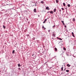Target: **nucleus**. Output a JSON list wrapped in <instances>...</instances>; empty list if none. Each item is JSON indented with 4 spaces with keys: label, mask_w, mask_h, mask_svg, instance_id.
<instances>
[{
    "label": "nucleus",
    "mask_w": 76,
    "mask_h": 76,
    "mask_svg": "<svg viewBox=\"0 0 76 76\" xmlns=\"http://www.w3.org/2000/svg\"><path fill=\"white\" fill-rule=\"evenodd\" d=\"M57 39H58L59 40H62V39L60 38H58V37H57Z\"/></svg>",
    "instance_id": "nucleus-4"
},
{
    "label": "nucleus",
    "mask_w": 76,
    "mask_h": 76,
    "mask_svg": "<svg viewBox=\"0 0 76 76\" xmlns=\"http://www.w3.org/2000/svg\"><path fill=\"white\" fill-rule=\"evenodd\" d=\"M72 56H73V57H76V56H74V55H72Z\"/></svg>",
    "instance_id": "nucleus-26"
},
{
    "label": "nucleus",
    "mask_w": 76,
    "mask_h": 76,
    "mask_svg": "<svg viewBox=\"0 0 76 76\" xmlns=\"http://www.w3.org/2000/svg\"><path fill=\"white\" fill-rule=\"evenodd\" d=\"M56 1L57 3H58V0H56Z\"/></svg>",
    "instance_id": "nucleus-16"
},
{
    "label": "nucleus",
    "mask_w": 76,
    "mask_h": 76,
    "mask_svg": "<svg viewBox=\"0 0 76 76\" xmlns=\"http://www.w3.org/2000/svg\"><path fill=\"white\" fill-rule=\"evenodd\" d=\"M38 17H39V15H38Z\"/></svg>",
    "instance_id": "nucleus-40"
},
{
    "label": "nucleus",
    "mask_w": 76,
    "mask_h": 76,
    "mask_svg": "<svg viewBox=\"0 0 76 76\" xmlns=\"http://www.w3.org/2000/svg\"><path fill=\"white\" fill-rule=\"evenodd\" d=\"M43 65H44V66L45 65V64H43Z\"/></svg>",
    "instance_id": "nucleus-42"
},
{
    "label": "nucleus",
    "mask_w": 76,
    "mask_h": 76,
    "mask_svg": "<svg viewBox=\"0 0 76 76\" xmlns=\"http://www.w3.org/2000/svg\"><path fill=\"white\" fill-rule=\"evenodd\" d=\"M18 67H20V64H18Z\"/></svg>",
    "instance_id": "nucleus-12"
},
{
    "label": "nucleus",
    "mask_w": 76,
    "mask_h": 76,
    "mask_svg": "<svg viewBox=\"0 0 76 76\" xmlns=\"http://www.w3.org/2000/svg\"><path fill=\"white\" fill-rule=\"evenodd\" d=\"M20 18H21V17H20Z\"/></svg>",
    "instance_id": "nucleus-43"
},
{
    "label": "nucleus",
    "mask_w": 76,
    "mask_h": 76,
    "mask_svg": "<svg viewBox=\"0 0 76 76\" xmlns=\"http://www.w3.org/2000/svg\"><path fill=\"white\" fill-rule=\"evenodd\" d=\"M45 21H44V22H43V23H45Z\"/></svg>",
    "instance_id": "nucleus-29"
},
{
    "label": "nucleus",
    "mask_w": 76,
    "mask_h": 76,
    "mask_svg": "<svg viewBox=\"0 0 76 76\" xmlns=\"http://www.w3.org/2000/svg\"><path fill=\"white\" fill-rule=\"evenodd\" d=\"M72 36L73 37H75V35H74V34H72Z\"/></svg>",
    "instance_id": "nucleus-24"
},
{
    "label": "nucleus",
    "mask_w": 76,
    "mask_h": 76,
    "mask_svg": "<svg viewBox=\"0 0 76 76\" xmlns=\"http://www.w3.org/2000/svg\"><path fill=\"white\" fill-rule=\"evenodd\" d=\"M65 28H66V26H65Z\"/></svg>",
    "instance_id": "nucleus-41"
},
{
    "label": "nucleus",
    "mask_w": 76,
    "mask_h": 76,
    "mask_svg": "<svg viewBox=\"0 0 76 76\" xmlns=\"http://www.w3.org/2000/svg\"><path fill=\"white\" fill-rule=\"evenodd\" d=\"M15 47H16V46H15Z\"/></svg>",
    "instance_id": "nucleus-45"
},
{
    "label": "nucleus",
    "mask_w": 76,
    "mask_h": 76,
    "mask_svg": "<svg viewBox=\"0 0 76 76\" xmlns=\"http://www.w3.org/2000/svg\"><path fill=\"white\" fill-rule=\"evenodd\" d=\"M63 5L64 6H66V4H65V3H63Z\"/></svg>",
    "instance_id": "nucleus-11"
},
{
    "label": "nucleus",
    "mask_w": 76,
    "mask_h": 76,
    "mask_svg": "<svg viewBox=\"0 0 76 76\" xmlns=\"http://www.w3.org/2000/svg\"><path fill=\"white\" fill-rule=\"evenodd\" d=\"M64 70H65V69H64Z\"/></svg>",
    "instance_id": "nucleus-44"
},
{
    "label": "nucleus",
    "mask_w": 76,
    "mask_h": 76,
    "mask_svg": "<svg viewBox=\"0 0 76 76\" xmlns=\"http://www.w3.org/2000/svg\"><path fill=\"white\" fill-rule=\"evenodd\" d=\"M67 6L68 7H70V4H68L67 5Z\"/></svg>",
    "instance_id": "nucleus-13"
},
{
    "label": "nucleus",
    "mask_w": 76,
    "mask_h": 76,
    "mask_svg": "<svg viewBox=\"0 0 76 76\" xmlns=\"http://www.w3.org/2000/svg\"><path fill=\"white\" fill-rule=\"evenodd\" d=\"M34 13H36L37 12V9L36 8H35L34 9Z\"/></svg>",
    "instance_id": "nucleus-2"
},
{
    "label": "nucleus",
    "mask_w": 76,
    "mask_h": 76,
    "mask_svg": "<svg viewBox=\"0 0 76 76\" xmlns=\"http://www.w3.org/2000/svg\"><path fill=\"white\" fill-rule=\"evenodd\" d=\"M3 27L4 28V29L6 28V26H4L3 25Z\"/></svg>",
    "instance_id": "nucleus-17"
},
{
    "label": "nucleus",
    "mask_w": 76,
    "mask_h": 76,
    "mask_svg": "<svg viewBox=\"0 0 76 76\" xmlns=\"http://www.w3.org/2000/svg\"><path fill=\"white\" fill-rule=\"evenodd\" d=\"M26 36H27V37H29V34H27Z\"/></svg>",
    "instance_id": "nucleus-27"
},
{
    "label": "nucleus",
    "mask_w": 76,
    "mask_h": 76,
    "mask_svg": "<svg viewBox=\"0 0 76 76\" xmlns=\"http://www.w3.org/2000/svg\"><path fill=\"white\" fill-rule=\"evenodd\" d=\"M42 28H43V29H45V27H44V26H43L42 27Z\"/></svg>",
    "instance_id": "nucleus-9"
},
{
    "label": "nucleus",
    "mask_w": 76,
    "mask_h": 76,
    "mask_svg": "<svg viewBox=\"0 0 76 76\" xmlns=\"http://www.w3.org/2000/svg\"><path fill=\"white\" fill-rule=\"evenodd\" d=\"M50 68H51V67H50Z\"/></svg>",
    "instance_id": "nucleus-46"
},
{
    "label": "nucleus",
    "mask_w": 76,
    "mask_h": 76,
    "mask_svg": "<svg viewBox=\"0 0 76 76\" xmlns=\"http://www.w3.org/2000/svg\"><path fill=\"white\" fill-rule=\"evenodd\" d=\"M46 9L47 10H50V8L48 7H46Z\"/></svg>",
    "instance_id": "nucleus-1"
},
{
    "label": "nucleus",
    "mask_w": 76,
    "mask_h": 76,
    "mask_svg": "<svg viewBox=\"0 0 76 76\" xmlns=\"http://www.w3.org/2000/svg\"><path fill=\"white\" fill-rule=\"evenodd\" d=\"M47 13H49V12H47Z\"/></svg>",
    "instance_id": "nucleus-37"
},
{
    "label": "nucleus",
    "mask_w": 76,
    "mask_h": 76,
    "mask_svg": "<svg viewBox=\"0 0 76 76\" xmlns=\"http://www.w3.org/2000/svg\"><path fill=\"white\" fill-rule=\"evenodd\" d=\"M72 35H73V34H74V33H73V32H72Z\"/></svg>",
    "instance_id": "nucleus-32"
},
{
    "label": "nucleus",
    "mask_w": 76,
    "mask_h": 76,
    "mask_svg": "<svg viewBox=\"0 0 76 76\" xmlns=\"http://www.w3.org/2000/svg\"><path fill=\"white\" fill-rule=\"evenodd\" d=\"M66 72H69V71L68 70H66Z\"/></svg>",
    "instance_id": "nucleus-19"
},
{
    "label": "nucleus",
    "mask_w": 76,
    "mask_h": 76,
    "mask_svg": "<svg viewBox=\"0 0 76 76\" xmlns=\"http://www.w3.org/2000/svg\"><path fill=\"white\" fill-rule=\"evenodd\" d=\"M73 21H75V18H73Z\"/></svg>",
    "instance_id": "nucleus-22"
},
{
    "label": "nucleus",
    "mask_w": 76,
    "mask_h": 76,
    "mask_svg": "<svg viewBox=\"0 0 76 76\" xmlns=\"http://www.w3.org/2000/svg\"><path fill=\"white\" fill-rule=\"evenodd\" d=\"M56 32L55 31H53V33H55Z\"/></svg>",
    "instance_id": "nucleus-35"
},
{
    "label": "nucleus",
    "mask_w": 76,
    "mask_h": 76,
    "mask_svg": "<svg viewBox=\"0 0 76 76\" xmlns=\"http://www.w3.org/2000/svg\"><path fill=\"white\" fill-rule=\"evenodd\" d=\"M52 39H53V40H54V39H54L53 38H52Z\"/></svg>",
    "instance_id": "nucleus-34"
},
{
    "label": "nucleus",
    "mask_w": 76,
    "mask_h": 76,
    "mask_svg": "<svg viewBox=\"0 0 76 76\" xmlns=\"http://www.w3.org/2000/svg\"><path fill=\"white\" fill-rule=\"evenodd\" d=\"M37 6V5H36V4H35V6Z\"/></svg>",
    "instance_id": "nucleus-39"
},
{
    "label": "nucleus",
    "mask_w": 76,
    "mask_h": 76,
    "mask_svg": "<svg viewBox=\"0 0 76 76\" xmlns=\"http://www.w3.org/2000/svg\"><path fill=\"white\" fill-rule=\"evenodd\" d=\"M61 22L62 23H64V21H61Z\"/></svg>",
    "instance_id": "nucleus-28"
},
{
    "label": "nucleus",
    "mask_w": 76,
    "mask_h": 76,
    "mask_svg": "<svg viewBox=\"0 0 76 76\" xmlns=\"http://www.w3.org/2000/svg\"><path fill=\"white\" fill-rule=\"evenodd\" d=\"M18 70H21V69H20V68H18Z\"/></svg>",
    "instance_id": "nucleus-25"
},
{
    "label": "nucleus",
    "mask_w": 76,
    "mask_h": 76,
    "mask_svg": "<svg viewBox=\"0 0 76 76\" xmlns=\"http://www.w3.org/2000/svg\"><path fill=\"white\" fill-rule=\"evenodd\" d=\"M48 32H50V30H48Z\"/></svg>",
    "instance_id": "nucleus-30"
},
{
    "label": "nucleus",
    "mask_w": 76,
    "mask_h": 76,
    "mask_svg": "<svg viewBox=\"0 0 76 76\" xmlns=\"http://www.w3.org/2000/svg\"><path fill=\"white\" fill-rule=\"evenodd\" d=\"M32 56H34V54H32Z\"/></svg>",
    "instance_id": "nucleus-36"
},
{
    "label": "nucleus",
    "mask_w": 76,
    "mask_h": 76,
    "mask_svg": "<svg viewBox=\"0 0 76 76\" xmlns=\"http://www.w3.org/2000/svg\"><path fill=\"white\" fill-rule=\"evenodd\" d=\"M63 24L64 25V23H63Z\"/></svg>",
    "instance_id": "nucleus-38"
},
{
    "label": "nucleus",
    "mask_w": 76,
    "mask_h": 76,
    "mask_svg": "<svg viewBox=\"0 0 76 76\" xmlns=\"http://www.w3.org/2000/svg\"><path fill=\"white\" fill-rule=\"evenodd\" d=\"M55 51H57V48H55Z\"/></svg>",
    "instance_id": "nucleus-14"
},
{
    "label": "nucleus",
    "mask_w": 76,
    "mask_h": 76,
    "mask_svg": "<svg viewBox=\"0 0 76 76\" xmlns=\"http://www.w3.org/2000/svg\"><path fill=\"white\" fill-rule=\"evenodd\" d=\"M64 50H66V49L64 47Z\"/></svg>",
    "instance_id": "nucleus-20"
},
{
    "label": "nucleus",
    "mask_w": 76,
    "mask_h": 76,
    "mask_svg": "<svg viewBox=\"0 0 76 76\" xmlns=\"http://www.w3.org/2000/svg\"><path fill=\"white\" fill-rule=\"evenodd\" d=\"M47 19H45V22H46V21H47Z\"/></svg>",
    "instance_id": "nucleus-31"
},
{
    "label": "nucleus",
    "mask_w": 76,
    "mask_h": 76,
    "mask_svg": "<svg viewBox=\"0 0 76 76\" xmlns=\"http://www.w3.org/2000/svg\"><path fill=\"white\" fill-rule=\"evenodd\" d=\"M55 26H55V25H54V26H53V28H54V27H55Z\"/></svg>",
    "instance_id": "nucleus-33"
},
{
    "label": "nucleus",
    "mask_w": 76,
    "mask_h": 76,
    "mask_svg": "<svg viewBox=\"0 0 76 76\" xmlns=\"http://www.w3.org/2000/svg\"><path fill=\"white\" fill-rule=\"evenodd\" d=\"M61 10H59V12H61Z\"/></svg>",
    "instance_id": "nucleus-23"
},
{
    "label": "nucleus",
    "mask_w": 76,
    "mask_h": 76,
    "mask_svg": "<svg viewBox=\"0 0 76 76\" xmlns=\"http://www.w3.org/2000/svg\"><path fill=\"white\" fill-rule=\"evenodd\" d=\"M20 20H21V18L20 19Z\"/></svg>",
    "instance_id": "nucleus-47"
},
{
    "label": "nucleus",
    "mask_w": 76,
    "mask_h": 76,
    "mask_svg": "<svg viewBox=\"0 0 76 76\" xmlns=\"http://www.w3.org/2000/svg\"><path fill=\"white\" fill-rule=\"evenodd\" d=\"M65 9H67V6H65Z\"/></svg>",
    "instance_id": "nucleus-18"
},
{
    "label": "nucleus",
    "mask_w": 76,
    "mask_h": 76,
    "mask_svg": "<svg viewBox=\"0 0 76 76\" xmlns=\"http://www.w3.org/2000/svg\"><path fill=\"white\" fill-rule=\"evenodd\" d=\"M49 12L50 13H51V14H53V11H50Z\"/></svg>",
    "instance_id": "nucleus-5"
},
{
    "label": "nucleus",
    "mask_w": 76,
    "mask_h": 76,
    "mask_svg": "<svg viewBox=\"0 0 76 76\" xmlns=\"http://www.w3.org/2000/svg\"><path fill=\"white\" fill-rule=\"evenodd\" d=\"M61 9L62 10H64V9L63 8H62Z\"/></svg>",
    "instance_id": "nucleus-21"
},
{
    "label": "nucleus",
    "mask_w": 76,
    "mask_h": 76,
    "mask_svg": "<svg viewBox=\"0 0 76 76\" xmlns=\"http://www.w3.org/2000/svg\"><path fill=\"white\" fill-rule=\"evenodd\" d=\"M44 2L43 1H41L40 2V3H42V4H43V3H44Z\"/></svg>",
    "instance_id": "nucleus-8"
},
{
    "label": "nucleus",
    "mask_w": 76,
    "mask_h": 76,
    "mask_svg": "<svg viewBox=\"0 0 76 76\" xmlns=\"http://www.w3.org/2000/svg\"><path fill=\"white\" fill-rule=\"evenodd\" d=\"M61 71H63V67H62L61 68Z\"/></svg>",
    "instance_id": "nucleus-15"
},
{
    "label": "nucleus",
    "mask_w": 76,
    "mask_h": 76,
    "mask_svg": "<svg viewBox=\"0 0 76 76\" xmlns=\"http://www.w3.org/2000/svg\"><path fill=\"white\" fill-rule=\"evenodd\" d=\"M53 37H55L56 36V34H53Z\"/></svg>",
    "instance_id": "nucleus-10"
},
{
    "label": "nucleus",
    "mask_w": 76,
    "mask_h": 76,
    "mask_svg": "<svg viewBox=\"0 0 76 76\" xmlns=\"http://www.w3.org/2000/svg\"><path fill=\"white\" fill-rule=\"evenodd\" d=\"M67 67H70V65L69 64H67Z\"/></svg>",
    "instance_id": "nucleus-3"
},
{
    "label": "nucleus",
    "mask_w": 76,
    "mask_h": 76,
    "mask_svg": "<svg viewBox=\"0 0 76 76\" xmlns=\"http://www.w3.org/2000/svg\"><path fill=\"white\" fill-rule=\"evenodd\" d=\"M15 50H13L12 52V54H15Z\"/></svg>",
    "instance_id": "nucleus-7"
},
{
    "label": "nucleus",
    "mask_w": 76,
    "mask_h": 76,
    "mask_svg": "<svg viewBox=\"0 0 76 76\" xmlns=\"http://www.w3.org/2000/svg\"><path fill=\"white\" fill-rule=\"evenodd\" d=\"M53 12H56V9L55 8L53 10Z\"/></svg>",
    "instance_id": "nucleus-6"
}]
</instances>
